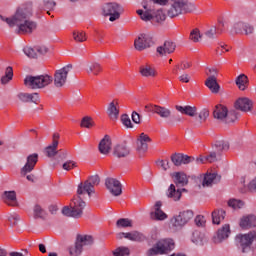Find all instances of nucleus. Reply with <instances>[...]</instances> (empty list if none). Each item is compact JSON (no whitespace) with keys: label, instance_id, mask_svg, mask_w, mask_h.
<instances>
[{"label":"nucleus","instance_id":"f257e3e1","mask_svg":"<svg viewBox=\"0 0 256 256\" xmlns=\"http://www.w3.org/2000/svg\"><path fill=\"white\" fill-rule=\"evenodd\" d=\"M32 17L33 4L27 3L19 6L10 17L0 16V19L19 35H31L37 29V22Z\"/></svg>","mask_w":256,"mask_h":256},{"label":"nucleus","instance_id":"6e6d98bb","mask_svg":"<svg viewBox=\"0 0 256 256\" xmlns=\"http://www.w3.org/2000/svg\"><path fill=\"white\" fill-rule=\"evenodd\" d=\"M21 218L18 216L17 213H12L8 216V221L11 225V227H15L17 225V223H19V220Z\"/></svg>","mask_w":256,"mask_h":256},{"label":"nucleus","instance_id":"a19ab883","mask_svg":"<svg viewBox=\"0 0 256 256\" xmlns=\"http://www.w3.org/2000/svg\"><path fill=\"white\" fill-rule=\"evenodd\" d=\"M214 149L218 155L221 151H229V142L225 140H218L214 144Z\"/></svg>","mask_w":256,"mask_h":256},{"label":"nucleus","instance_id":"13d9d810","mask_svg":"<svg viewBox=\"0 0 256 256\" xmlns=\"http://www.w3.org/2000/svg\"><path fill=\"white\" fill-rule=\"evenodd\" d=\"M81 127L91 129V127H93V119H91L89 116L84 117L81 121Z\"/></svg>","mask_w":256,"mask_h":256},{"label":"nucleus","instance_id":"4be33fe9","mask_svg":"<svg viewBox=\"0 0 256 256\" xmlns=\"http://www.w3.org/2000/svg\"><path fill=\"white\" fill-rule=\"evenodd\" d=\"M239 226L241 229H253V227H256V216L253 214L243 216L240 219Z\"/></svg>","mask_w":256,"mask_h":256},{"label":"nucleus","instance_id":"5701e85b","mask_svg":"<svg viewBox=\"0 0 256 256\" xmlns=\"http://www.w3.org/2000/svg\"><path fill=\"white\" fill-rule=\"evenodd\" d=\"M235 108L239 111H244L247 113V111H251L253 108V101H251L249 98H240L236 101Z\"/></svg>","mask_w":256,"mask_h":256},{"label":"nucleus","instance_id":"79ce46f5","mask_svg":"<svg viewBox=\"0 0 256 256\" xmlns=\"http://www.w3.org/2000/svg\"><path fill=\"white\" fill-rule=\"evenodd\" d=\"M13 79V68L11 66H8L5 70V75L1 78L2 85H7L9 81Z\"/></svg>","mask_w":256,"mask_h":256},{"label":"nucleus","instance_id":"0eeeda50","mask_svg":"<svg viewBox=\"0 0 256 256\" xmlns=\"http://www.w3.org/2000/svg\"><path fill=\"white\" fill-rule=\"evenodd\" d=\"M173 249H175V241H173V239H161L148 250V255H167V253H169V251H173Z\"/></svg>","mask_w":256,"mask_h":256},{"label":"nucleus","instance_id":"5fc2aeb1","mask_svg":"<svg viewBox=\"0 0 256 256\" xmlns=\"http://www.w3.org/2000/svg\"><path fill=\"white\" fill-rule=\"evenodd\" d=\"M114 256H128L129 248L127 247H119L113 252Z\"/></svg>","mask_w":256,"mask_h":256},{"label":"nucleus","instance_id":"6e6552de","mask_svg":"<svg viewBox=\"0 0 256 256\" xmlns=\"http://www.w3.org/2000/svg\"><path fill=\"white\" fill-rule=\"evenodd\" d=\"M37 161H39V154L34 153L28 155L25 165L20 170L21 177H26L27 181H30L31 183L35 181V175L29 173H31L35 169Z\"/></svg>","mask_w":256,"mask_h":256},{"label":"nucleus","instance_id":"f704fd0d","mask_svg":"<svg viewBox=\"0 0 256 256\" xmlns=\"http://www.w3.org/2000/svg\"><path fill=\"white\" fill-rule=\"evenodd\" d=\"M4 199L10 207H17V193L15 191H5Z\"/></svg>","mask_w":256,"mask_h":256},{"label":"nucleus","instance_id":"c756f323","mask_svg":"<svg viewBox=\"0 0 256 256\" xmlns=\"http://www.w3.org/2000/svg\"><path fill=\"white\" fill-rule=\"evenodd\" d=\"M107 115L111 121H117L119 119V108H117V102L112 101L107 108Z\"/></svg>","mask_w":256,"mask_h":256},{"label":"nucleus","instance_id":"052dcab7","mask_svg":"<svg viewBox=\"0 0 256 256\" xmlns=\"http://www.w3.org/2000/svg\"><path fill=\"white\" fill-rule=\"evenodd\" d=\"M190 39L194 43H198V41L201 39V33L199 32V29H194L191 31Z\"/></svg>","mask_w":256,"mask_h":256},{"label":"nucleus","instance_id":"2eb2a0df","mask_svg":"<svg viewBox=\"0 0 256 256\" xmlns=\"http://www.w3.org/2000/svg\"><path fill=\"white\" fill-rule=\"evenodd\" d=\"M105 186L114 197H119L123 193L121 182L115 178H107L105 180Z\"/></svg>","mask_w":256,"mask_h":256},{"label":"nucleus","instance_id":"4d7b16f0","mask_svg":"<svg viewBox=\"0 0 256 256\" xmlns=\"http://www.w3.org/2000/svg\"><path fill=\"white\" fill-rule=\"evenodd\" d=\"M121 121H122V124L128 129H133V123H131V118H129V115L123 114L121 116Z\"/></svg>","mask_w":256,"mask_h":256},{"label":"nucleus","instance_id":"a18cd8bd","mask_svg":"<svg viewBox=\"0 0 256 256\" xmlns=\"http://www.w3.org/2000/svg\"><path fill=\"white\" fill-rule=\"evenodd\" d=\"M116 227L123 229L127 227H133V221L129 218H120L116 222Z\"/></svg>","mask_w":256,"mask_h":256},{"label":"nucleus","instance_id":"bf43d9fd","mask_svg":"<svg viewBox=\"0 0 256 256\" xmlns=\"http://www.w3.org/2000/svg\"><path fill=\"white\" fill-rule=\"evenodd\" d=\"M75 167H77V163L73 160H68L62 165L64 171H71L72 169H75Z\"/></svg>","mask_w":256,"mask_h":256},{"label":"nucleus","instance_id":"9d476101","mask_svg":"<svg viewBox=\"0 0 256 256\" xmlns=\"http://www.w3.org/2000/svg\"><path fill=\"white\" fill-rule=\"evenodd\" d=\"M101 183V179L99 175L90 176L85 182L80 183L78 185L77 194L83 195V193H87L91 196L92 193H95V187Z\"/></svg>","mask_w":256,"mask_h":256},{"label":"nucleus","instance_id":"cd10ccee","mask_svg":"<svg viewBox=\"0 0 256 256\" xmlns=\"http://www.w3.org/2000/svg\"><path fill=\"white\" fill-rule=\"evenodd\" d=\"M192 243H194L195 245H199L202 246L205 243H207V236H205L204 233H202L199 230H195L192 233V238H191Z\"/></svg>","mask_w":256,"mask_h":256},{"label":"nucleus","instance_id":"de8ad7c7","mask_svg":"<svg viewBox=\"0 0 256 256\" xmlns=\"http://www.w3.org/2000/svg\"><path fill=\"white\" fill-rule=\"evenodd\" d=\"M57 147H59V145H57L56 141L52 142L51 145L46 147L45 151H46L47 157H55V155H57Z\"/></svg>","mask_w":256,"mask_h":256},{"label":"nucleus","instance_id":"473e14b6","mask_svg":"<svg viewBox=\"0 0 256 256\" xmlns=\"http://www.w3.org/2000/svg\"><path fill=\"white\" fill-rule=\"evenodd\" d=\"M174 178V182L176 185H179L180 187H185L187 183H189V178H187V174L183 172H176L172 175Z\"/></svg>","mask_w":256,"mask_h":256},{"label":"nucleus","instance_id":"49530a36","mask_svg":"<svg viewBox=\"0 0 256 256\" xmlns=\"http://www.w3.org/2000/svg\"><path fill=\"white\" fill-rule=\"evenodd\" d=\"M126 239L129 241H143V234L137 231L126 232Z\"/></svg>","mask_w":256,"mask_h":256},{"label":"nucleus","instance_id":"603ef678","mask_svg":"<svg viewBox=\"0 0 256 256\" xmlns=\"http://www.w3.org/2000/svg\"><path fill=\"white\" fill-rule=\"evenodd\" d=\"M23 52L26 57H29L30 59H37V50L29 46H26L24 47Z\"/></svg>","mask_w":256,"mask_h":256},{"label":"nucleus","instance_id":"09e8293b","mask_svg":"<svg viewBox=\"0 0 256 256\" xmlns=\"http://www.w3.org/2000/svg\"><path fill=\"white\" fill-rule=\"evenodd\" d=\"M244 205L243 200L233 198L228 201V207H232V209H243Z\"/></svg>","mask_w":256,"mask_h":256},{"label":"nucleus","instance_id":"dca6fc26","mask_svg":"<svg viewBox=\"0 0 256 256\" xmlns=\"http://www.w3.org/2000/svg\"><path fill=\"white\" fill-rule=\"evenodd\" d=\"M229 235H231V226L229 224H224L218 229L216 235L213 236L212 241L215 244L223 243V241L229 239Z\"/></svg>","mask_w":256,"mask_h":256},{"label":"nucleus","instance_id":"8fccbe9b","mask_svg":"<svg viewBox=\"0 0 256 256\" xmlns=\"http://www.w3.org/2000/svg\"><path fill=\"white\" fill-rule=\"evenodd\" d=\"M73 39L77 43H83L84 41H87V35L83 31H74Z\"/></svg>","mask_w":256,"mask_h":256},{"label":"nucleus","instance_id":"b1692460","mask_svg":"<svg viewBox=\"0 0 256 256\" xmlns=\"http://www.w3.org/2000/svg\"><path fill=\"white\" fill-rule=\"evenodd\" d=\"M18 99L22 101V103H35L37 105L39 103V94L38 93H23L20 92L17 95Z\"/></svg>","mask_w":256,"mask_h":256},{"label":"nucleus","instance_id":"412c9836","mask_svg":"<svg viewBox=\"0 0 256 256\" xmlns=\"http://www.w3.org/2000/svg\"><path fill=\"white\" fill-rule=\"evenodd\" d=\"M171 161L176 167H179L181 165H189V163H193V161H195V158L187 156L185 154H174L171 157Z\"/></svg>","mask_w":256,"mask_h":256},{"label":"nucleus","instance_id":"774afa93","mask_svg":"<svg viewBox=\"0 0 256 256\" xmlns=\"http://www.w3.org/2000/svg\"><path fill=\"white\" fill-rule=\"evenodd\" d=\"M176 67L181 71H185L186 69H189L191 67V62L183 61L181 62L180 66H176Z\"/></svg>","mask_w":256,"mask_h":256},{"label":"nucleus","instance_id":"393cba45","mask_svg":"<svg viewBox=\"0 0 256 256\" xmlns=\"http://www.w3.org/2000/svg\"><path fill=\"white\" fill-rule=\"evenodd\" d=\"M98 149L102 155H109L111 153V138L107 135L104 136L99 143Z\"/></svg>","mask_w":256,"mask_h":256},{"label":"nucleus","instance_id":"4c0bfd02","mask_svg":"<svg viewBox=\"0 0 256 256\" xmlns=\"http://www.w3.org/2000/svg\"><path fill=\"white\" fill-rule=\"evenodd\" d=\"M113 153L115 157L120 159L121 157H127L131 151L126 145H117L115 146Z\"/></svg>","mask_w":256,"mask_h":256},{"label":"nucleus","instance_id":"37998d69","mask_svg":"<svg viewBox=\"0 0 256 256\" xmlns=\"http://www.w3.org/2000/svg\"><path fill=\"white\" fill-rule=\"evenodd\" d=\"M152 17V23H163L167 16L165 15V12H163V10H157L153 13Z\"/></svg>","mask_w":256,"mask_h":256},{"label":"nucleus","instance_id":"69168bd1","mask_svg":"<svg viewBox=\"0 0 256 256\" xmlns=\"http://www.w3.org/2000/svg\"><path fill=\"white\" fill-rule=\"evenodd\" d=\"M247 187L251 193H256V176L248 183Z\"/></svg>","mask_w":256,"mask_h":256},{"label":"nucleus","instance_id":"7ed1b4c3","mask_svg":"<svg viewBox=\"0 0 256 256\" xmlns=\"http://www.w3.org/2000/svg\"><path fill=\"white\" fill-rule=\"evenodd\" d=\"M94 242L95 239H93V236L87 234H79L76 237L75 244L69 248V254L72 256H79L81 253H83V249L91 247Z\"/></svg>","mask_w":256,"mask_h":256},{"label":"nucleus","instance_id":"1a4fd4ad","mask_svg":"<svg viewBox=\"0 0 256 256\" xmlns=\"http://www.w3.org/2000/svg\"><path fill=\"white\" fill-rule=\"evenodd\" d=\"M253 241H256V231H250L247 234H238L236 236V243H238V247H240L242 253H249L251 251Z\"/></svg>","mask_w":256,"mask_h":256},{"label":"nucleus","instance_id":"ddd939ff","mask_svg":"<svg viewBox=\"0 0 256 256\" xmlns=\"http://www.w3.org/2000/svg\"><path fill=\"white\" fill-rule=\"evenodd\" d=\"M73 65L68 64L61 69L56 70L54 74V85L55 87H63L67 83V76L72 71Z\"/></svg>","mask_w":256,"mask_h":256},{"label":"nucleus","instance_id":"c9c22d12","mask_svg":"<svg viewBox=\"0 0 256 256\" xmlns=\"http://www.w3.org/2000/svg\"><path fill=\"white\" fill-rule=\"evenodd\" d=\"M166 195L173 201H179V199H181V191L175 187V184L169 186Z\"/></svg>","mask_w":256,"mask_h":256},{"label":"nucleus","instance_id":"ea45409f","mask_svg":"<svg viewBox=\"0 0 256 256\" xmlns=\"http://www.w3.org/2000/svg\"><path fill=\"white\" fill-rule=\"evenodd\" d=\"M140 75H142V77H155L157 72L155 71V68L145 65L140 67Z\"/></svg>","mask_w":256,"mask_h":256},{"label":"nucleus","instance_id":"58836bf2","mask_svg":"<svg viewBox=\"0 0 256 256\" xmlns=\"http://www.w3.org/2000/svg\"><path fill=\"white\" fill-rule=\"evenodd\" d=\"M143 7L145 11L137 10V14L142 19V21H151V23H153V13L151 12V10H147V5H144Z\"/></svg>","mask_w":256,"mask_h":256},{"label":"nucleus","instance_id":"423d86ee","mask_svg":"<svg viewBox=\"0 0 256 256\" xmlns=\"http://www.w3.org/2000/svg\"><path fill=\"white\" fill-rule=\"evenodd\" d=\"M51 83H53V77L49 75L27 76L24 79V85L30 89H43Z\"/></svg>","mask_w":256,"mask_h":256},{"label":"nucleus","instance_id":"20e7f679","mask_svg":"<svg viewBox=\"0 0 256 256\" xmlns=\"http://www.w3.org/2000/svg\"><path fill=\"white\" fill-rule=\"evenodd\" d=\"M71 205V208L66 206L62 209L63 215L66 217H73L74 219H80V217H83V209H85L86 206L83 198H81V196H77L73 199Z\"/></svg>","mask_w":256,"mask_h":256},{"label":"nucleus","instance_id":"72a5a7b5","mask_svg":"<svg viewBox=\"0 0 256 256\" xmlns=\"http://www.w3.org/2000/svg\"><path fill=\"white\" fill-rule=\"evenodd\" d=\"M235 83L240 91H245L249 87V78L245 74H240Z\"/></svg>","mask_w":256,"mask_h":256},{"label":"nucleus","instance_id":"a878e982","mask_svg":"<svg viewBox=\"0 0 256 256\" xmlns=\"http://www.w3.org/2000/svg\"><path fill=\"white\" fill-rule=\"evenodd\" d=\"M219 181H221V176H219V174L210 173V174H206L204 176L202 185L204 187H211V185H213L215 183H219Z\"/></svg>","mask_w":256,"mask_h":256},{"label":"nucleus","instance_id":"4468645a","mask_svg":"<svg viewBox=\"0 0 256 256\" xmlns=\"http://www.w3.org/2000/svg\"><path fill=\"white\" fill-rule=\"evenodd\" d=\"M154 45L153 36L151 34H140L134 40V47L136 51H145Z\"/></svg>","mask_w":256,"mask_h":256},{"label":"nucleus","instance_id":"338daca9","mask_svg":"<svg viewBox=\"0 0 256 256\" xmlns=\"http://www.w3.org/2000/svg\"><path fill=\"white\" fill-rule=\"evenodd\" d=\"M157 165L163 169V171H167L169 169V160H159Z\"/></svg>","mask_w":256,"mask_h":256},{"label":"nucleus","instance_id":"2f4dec72","mask_svg":"<svg viewBox=\"0 0 256 256\" xmlns=\"http://www.w3.org/2000/svg\"><path fill=\"white\" fill-rule=\"evenodd\" d=\"M176 111H179V113H182L183 115H188L189 117H195V115H197V107L195 106L176 105Z\"/></svg>","mask_w":256,"mask_h":256},{"label":"nucleus","instance_id":"864d4df0","mask_svg":"<svg viewBox=\"0 0 256 256\" xmlns=\"http://www.w3.org/2000/svg\"><path fill=\"white\" fill-rule=\"evenodd\" d=\"M207 117H209V110H201L198 116L199 122H196V125H201V123H205V121H207Z\"/></svg>","mask_w":256,"mask_h":256},{"label":"nucleus","instance_id":"bb28decb","mask_svg":"<svg viewBox=\"0 0 256 256\" xmlns=\"http://www.w3.org/2000/svg\"><path fill=\"white\" fill-rule=\"evenodd\" d=\"M205 85L211 93H219V89H221V86L217 83V77H215V75L209 76L205 81Z\"/></svg>","mask_w":256,"mask_h":256},{"label":"nucleus","instance_id":"680f3d73","mask_svg":"<svg viewBox=\"0 0 256 256\" xmlns=\"http://www.w3.org/2000/svg\"><path fill=\"white\" fill-rule=\"evenodd\" d=\"M218 156V152H210V154L206 156V160L208 161V163H215V161H217L218 159Z\"/></svg>","mask_w":256,"mask_h":256},{"label":"nucleus","instance_id":"0e129e2a","mask_svg":"<svg viewBox=\"0 0 256 256\" xmlns=\"http://www.w3.org/2000/svg\"><path fill=\"white\" fill-rule=\"evenodd\" d=\"M195 224L197 225V227H204L205 226V217L198 215L195 218Z\"/></svg>","mask_w":256,"mask_h":256},{"label":"nucleus","instance_id":"6ab92c4d","mask_svg":"<svg viewBox=\"0 0 256 256\" xmlns=\"http://www.w3.org/2000/svg\"><path fill=\"white\" fill-rule=\"evenodd\" d=\"M163 206V203L161 201H157L154 205V210L150 212V219L153 221H165L167 219V213H165L161 207Z\"/></svg>","mask_w":256,"mask_h":256},{"label":"nucleus","instance_id":"e433bc0d","mask_svg":"<svg viewBox=\"0 0 256 256\" xmlns=\"http://www.w3.org/2000/svg\"><path fill=\"white\" fill-rule=\"evenodd\" d=\"M225 210L223 209H216L212 212V222L214 225H220L221 221L225 219Z\"/></svg>","mask_w":256,"mask_h":256},{"label":"nucleus","instance_id":"3c124183","mask_svg":"<svg viewBox=\"0 0 256 256\" xmlns=\"http://www.w3.org/2000/svg\"><path fill=\"white\" fill-rule=\"evenodd\" d=\"M219 33H221V32L219 30H217V27L212 26L208 30L205 31L204 35L208 39H215L217 37V35H219Z\"/></svg>","mask_w":256,"mask_h":256},{"label":"nucleus","instance_id":"9b49d317","mask_svg":"<svg viewBox=\"0 0 256 256\" xmlns=\"http://www.w3.org/2000/svg\"><path fill=\"white\" fill-rule=\"evenodd\" d=\"M193 215L194 214L191 210H184L180 212L179 215L174 216L170 221L174 231H177V229H181L184 225H187V222L193 218Z\"/></svg>","mask_w":256,"mask_h":256},{"label":"nucleus","instance_id":"c03bdc74","mask_svg":"<svg viewBox=\"0 0 256 256\" xmlns=\"http://www.w3.org/2000/svg\"><path fill=\"white\" fill-rule=\"evenodd\" d=\"M33 215L34 219H43V217H45V209H43L41 205L36 204L33 207Z\"/></svg>","mask_w":256,"mask_h":256},{"label":"nucleus","instance_id":"a211bd4d","mask_svg":"<svg viewBox=\"0 0 256 256\" xmlns=\"http://www.w3.org/2000/svg\"><path fill=\"white\" fill-rule=\"evenodd\" d=\"M234 33H244L245 35H253L255 27L251 23L245 21H238L233 25Z\"/></svg>","mask_w":256,"mask_h":256},{"label":"nucleus","instance_id":"f03ea898","mask_svg":"<svg viewBox=\"0 0 256 256\" xmlns=\"http://www.w3.org/2000/svg\"><path fill=\"white\" fill-rule=\"evenodd\" d=\"M195 10V5L189 0H170V7L167 11L168 17H179Z\"/></svg>","mask_w":256,"mask_h":256},{"label":"nucleus","instance_id":"aec40b11","mask_svg":"<svg viewBox=\"0 0 256 256\" xmlns=\"http://www.w3.org/2000/svg\"><path fill=\"white\" fill-rule=\"evenodd\" d=\"M177 45L173 41H165L161 46L157 47V53L160 57H165L166 55H171L175 52Z\"/></svg>","mask_w":256,"mask_h":256},{"label":"nucleus","instance_id":"f3484780","mask_svg":"<svg viewBox=\"0 0 256 256\" xmlns=\"http://www.w3.org/2000/svg\"><path fill=\"white\" fill-rule=\"evenodd\" d=\"M149 143H151V137L145 133H141L136 140V151L140 154L147 153Z\"/></svg>","mask_w":256,"mask_h":256},{"label":"nucleus","instance_id":"7c9ffc66","mask_svg":"<svg viewBox=\"0 0 256 256\" xmlns=\"http://www.w3.org/2000/svg\"><path fill=\"white\" fill-rule=\"evenodd\" d=\"M85 71L88 75H91V73L92 75H99L102 71L101 64L97 62H87L85 64Z\"/></svg>","mask_w":256,"mask_h":256},{"label":"nucleus","instance_id":"f8f14e48","mask_svg":"<svg viewBox=\"0 0 256 256\" xmlns=\"http://www.w3.org/2000/svg\"><path fill=\"white\" fill-rule=\"evenodd\" d=\"M103 15L110 17L109 21H117L121 17V6L117 3H107L102 6Z\"/></svg>","mask_w":256,"mask_h":256},{"label":"nucleus","instance_id":"e2e57ef3","mask_svg":"<svg viewBox=\"0 0 256 256\" xmlns=\"http://www.w3.org/2000/svg\"><path fill=\"white\" fill-rule=\"evenodd\" d=\"M43 3L45 9H49V11H53V9H55V5H57V3L51 0H44Z\"/></svg>","mask_w":256,"mask_h":256},{"label":"nucleus","instance_id":"39448f33","mask_svg":"<svg viewBox=\"0 0 256 256\" xmlns=\"http://www.w3.org/2000/svg\"><path fill=\"white\" fill-rule=\"evenodd\" d=\"M214 119L221 121L222 123H234L237 121V111H229L225 106L218 104L215 106L213 111Z\"/></svg>","mask_w":256,"mask_h":256},{"label":"nucleus","instance_id":"c85d7f7f","mask_svg":"<svg viewBox=\"0 0 256 256\" xmlns=\"http://www.w3.org/2000/svg\"><path fill=\"white\" fill-rule=\"evenodd\" d=\"M154 114L158 115V117H160L161 119H164L166 121L171 119V109L164 107V106L156 105Z\"/></svg>","mask_w":256,"mask_h":256}]
</instances>
